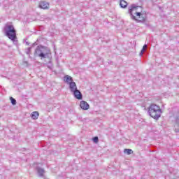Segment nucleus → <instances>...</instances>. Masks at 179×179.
Returning a JSON list of instances; mask_svg holds the SVG:
<instances>
[{
	"mask_svg": "<svg viewBox=\"0 0 179 179\" xmlns=\"http://www.w3.org/2000/svg\"><path fill=\"white\" fill-rule=\"evenodd\" d=\"M34 55V57H39L41 59L44 58H50L51 50L47 46L39 45L36 47Z\"/></svg>",
	"mask_w": 179,
	"mask_h": 179,
	"instance_id": "obj_1",
	"label": "nucleus"
},
{
	"mask_svg": "<svg viewBox=\"0 0 179 179\" xmlns=\"http://www.w3.org/2000/svg\"><path fill=\"white\" fill-rule=\"evenodd\" d=\"M138 8H139V6H136L135 4H132L130 7H129L128 12L131 16V18L133 19V20L138 22V23H143V22L146 20L145 14H142L141 12H136V16H138V19H137L136 17H135L134 14H132V12H134V10H137Z\"/></svg>",
	"mask_w": 179,
	"mask_h": 179,
	"instance_id": "obj_2",
	"label": "nucleus"
},
{
	"mask_svg": "<svg viewBox=\"0 0 179 179\" xmlns=\"http://www.w3.org/2000/svg\"><path fill=\"white\" fill-rule=\"evenodd\" d=\"M148 113L154 120H159L162 117V109L160 106L152 103L148 107Z\"/></svg>",
	"mask_w": 179,
	"mask_h": 179,
	"instance_id": "obj_3",
	"label": "nucleus"
},
{
	"mask_svg": "<svg viewBox=\"0 0 179 179\" xmlns=\"http://www.w3.org/2000/svg\"><path fill=\"white\" fill-rule=\"evenodd\" d=\"M4 32L11 41H16L17 40V37L16 36V29H15V27L13 24H6L4 27Z\"/></svg>",
	"mask_w": 179,
	"mask_h": 179,
	"instance_id": "obj_4",
	"label": "nucleus"
},
{
	"mask_svg": "<svg viewBox=\"0 0 179 179\" xmlns=\"http://www.w3.org/2000/svg\"><path fill=\"white\" fill-rule=\"evenodd\" d=\"M71 93H73L74 97L77 99V100H82L83 99V95L79 90H76L75 91H73Z\"/></svg>",
	"mask_w": 179,
	"mask_h": 179,
	"instance_id": "obj_5",
	"label": "nucleus"
},
{
	"mask_svg": "<svg viewBox=\"0 0 179 179\" xmlns=\"http://www.w3.org/2000/svg\"><path fill=\"white\" fill-rule=\"evenodd\" d=\"M80 106L82 110H89V108H90V106L85 101H81L80 103Z\"/></svg>",
	"mask_w": 179,
	"mask_h": 179,
	"instance_id": "obj_6",
	"label": "nucleus"
},
{
	"mask_svg": "<svg viewBox=\"0 0 179 179\" xmlns=\"http://www.w3.org/2000/svg\"><path fill=\"white\" fill-rule=\"evenodd\" d=\"M38 7L41 9H49L50 8V3H47L46 1H41L39 3Z\"/></svg>",
	"mask_w": 179,
	"mask_h": 179,
	"instance_id": "obj_7",
	"label": "nucleus"
},
{
	"mask_svg": "<svg viewBox=\"0 0 179 179\" xmlns=\"http://www.w3.org/2000/svg\"><path fill=\"white\" fill-rule=\"evenodd\" d=\"M64 80L66 83H67V85H69L70 83H73V78H72V77L71 76H65L64 77Z\"/></svg>",
	"mask_w": 179,
	"mask_h": 179,
	"instance_id": "obj_8",
	"label": "nucleus"
},
{
	"mask_svg": "<svg viewBox=\"0 0 179 179\" xmlns=\"http://www.w3.org/2000/svg\"><path fill=\"white\" fill-rule=\"evenodd\" d=\"M69 89L72 93V92H75V90H78V86H76V83L73 82L69 84Z\"/></svg>",
	"mask_w": 179,
	"mask_h": 179,
	"instance_id": "obj_9",
	"label": "nucleus"
},
{
	"mask_svg": "<svg viewBox=\"0 0 179 179\" xmlns=\"http://www.w3.org/2000/svg\"><path fill=\"white\" fill-rule=\"evenodd\" d=\"M36 170L39 177H44V173H45L44 169L37 167Z\"/></svg>",
	"mask_w": 179,
	"mask_h": 179,
	"instance_id": "obj_10",
	"label": "nucleus"
},
{
	"mask_svg": "<svg viewBox=\"0 0 179 179\" xmlns=\"http://www.w3.org/2000/svg\"><path fill=\"white\" fill-rule=\"evenodd\" d=\"M39 115H40V113H38V112L34 111L31 113V118H32V120H38Z\"/></svg>",
	"mask_w": 179,
	"mask_h": 179,
	"instance_id": "obj_11",
	"label": "nucleus"
},
{
	"mask_svg": "<svg viewBox=\"0 0 179 179\" xmlns=\"http://www.w3.org/2000/svg\"><path fill=\"white\" fill-rule=\"evenodd\" d=\"M120 8L125 9L128 6V3L125 0H120Z\"/></svg>",
	"mask_w": 179,
	"mask_h": 179,
	"instance_id": "obj_12",
	"label": "nucleus"
},
{
	"mask_svg": "<svg viewBox=\"0 0 179 179\" xmlns=\"http://www.w3.org/2000/svg\"><path fill=\"white\" fill-rule=\"evenodd\" d=\"M174 128H175V132L176 134H178V132H179V121L178 119H176V124H175Z\"/></svg>",
	"mask_w": 179,
	"mask_h": 179,
	"instance_id": "obj_13",
	"label": "nucleus"
},
{
	"mask_svg": "<svg viewBox=\"0 0 179 179\" xmlns=\"http://www.w3.org/2000/svg\"><path fill=\"white\" fill-rule=\"evenodd\" d=\"M124 153H126L127 155H132V153H134V151L131 149H124Z\"/></svg>",
	"mask_w": 179,
	"mask_h": 179,
	"instance_id": "obj_14",
	"label": "nucleus"
},
{
	"mask_svg": "<svg viewBox=\"0 0 179 179\" xmlns=\"http://www.w3.org/2000/svg\"><path fill=\"white\" fill-rule=\"evenodd\" d=\"M10 100L11 104L13 106H16V99H15L13 97L10 96Z\"/></svg>",
	"mask_w": 179,
	"mask_h": 179,
	"instance_id": "obj_15",
	"label": "nucleus"
},
{
	"mask_svg": "<svg viewBox=\"0 0 179 179\" xmlns=\"http://www.w3.org/2000/svg\"><path fill=\"white\" fill-rule=\"evenodd\" d=\"M92 141L94 143H99V137L98 136H95L92 138Z\"/></svg>",
	"mask_w": 179,
	"mask_h": 179,
	"instance_id": "obj_16",
	"label": "nucleus"
},
{
	"mask_svg": "<svg viewBox=\"0 0 179 179\" xmlns=\"http://www.w3.org/2000/svg\"><path fill=\"white\" fill-rule=\"evenodd\" d=\"M30 51H31V47H29L27 48V51H26V54L27 55H30Z\"/></svg>",
	"mask_w": 179,
	"mask_h": 179,
	"instance_id": "obj_17",
	"label": "nucleus"
},
{
	"mask_svg": "<svg viewBox=\"0 0 179 179\" xmlns=\"http://www.w3.org/2000/svg\"><path fill=\"white\" fill-rule=\"evenodd\" d=\"M146 48H148V45L145 44L143 46V48H142V51H145V50H146Z\"/></svg>",
	"mask_w": 179,
	"mask_h": 179,
	"instance_id": "obj_18",
	"label": "nucleus"
},
{
	"mask_svg": "<svg viewBox=\"0 0 179 179\" xmlns=\"http://www.w3.org/2000/svg\"><path fill=\"white\" fill-rule=\"evenodd\" d=\"M143 52H145V51L141 50V52L139 54L140 57H142V55H143Z\"/></svg>",
	"mask_w": 179,
	"mask_h": 179,
	"instance_id": "obj_19",
	"label": "nucleus"
},
{
	"mask_svg": "<svg viewBox=\"0 0 179 179\" xmlns=\"http://www.w3.org/2000/svg\"><path fill=\"white\" fill-rule=\"evenodd\" d=\"M35 45H37V43L36 42L32 44V47H34Z\"/></svg>",
	"mask_w": 179,
	"mask_h": 179,
	"instance_id": "obj_20",
	"label": "nucleus"
},
{
	"mask_svg": "<svg viewBox=\"0 0 179 179\" xmlns=\"http://www.w3.org/2000/svg\"><path fill=\"white\" fill-rule=\"evenodd\" d=\"M26 45H30V43L26 42Z\"/></svg>",
	"mask_w": 179,
	"mask_h": 179,
	"instance_id": "obj_21",
	"label": "nucleus"
}]
</instances>
